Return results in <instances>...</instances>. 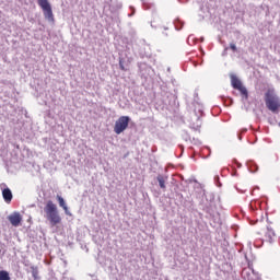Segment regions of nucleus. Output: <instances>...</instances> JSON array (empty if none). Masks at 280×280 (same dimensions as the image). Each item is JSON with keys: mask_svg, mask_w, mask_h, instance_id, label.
<instances>
[{"mask_svg": "<svg viewBox=\"0 0 280 280\" xmlns=\"http://www.w3.org/2000/svg\"><path fill=\"white\" fill-rule=\"evenodd\" d=\"M44 213L50 226H58V224L62 223V217H60L58 206L54 203V201L48 200L46 202V206L44 207Z\"/></svg>", "mask_w": 280, "mask_h": 280, "instance_id": "f257e3e1", "label": "nucleus"}, {"mask_svg": "<svg viewBox=\"0 0 280 280\" xmlns=\"http://www.w3.org/2000/svg\"><path fill=\"white\" fill-rule=\"evenodd\" d=\"M265 102H266L267 108L271 110V113H277L279 110L280 108L279 98L271 95L270 92H267L265 94Z\"/></svg>", "mask_w": 280, "mask_h": 280, "instance_id": "f03ea898", "label": "nucleus"}, {"mask_svg": "<svg viewBox=\"0 0 280 280\" xmlns=\"http://www.w3.org/2000/svg\"><path fill=\"white\" fill-rule=\"evenodd\" d=\"M231 84L233 89H235L236 91H240L244 100H248V90L246 89V86H244V84H242V81L237 79L235 74L231 75Z\"/></svg>", "mask_w": 280, "mask_h": 280, "instance_id": "7ed1b4c3", "label": "nucleus"}, {"mask_svg": "<svg viewBox=\"0 0 280 280\" xmlns=\"http://www.w3.org/2000/svg\"><path fill=\"white\" fill-rule=\"evenodd\" d=\"M129 124H130V117L120 116L115 122L114 132L116 135H121V132H124L128 128Z\"/></svg>", "mask_w": 280, "mask_h": 280, "instance_id": "20e7f679", "label": "nucleus"}, {"mask_svg": "<svg viewBox=\"0 0 280 280\" xmlns=\"http://www.w3.org/2000/svg\"><path fill=\"white\" fill-rule=\"evenodd\" d=\"M37 3L43 10L45 19H47V21H54V11L51 10L49 0H37Z\"/></svg>", "mask_w": 280, "mask_h": 280, "instance_id": "39448f33", "label": "nucleus"}, {"mask_svg": "<svg viewBox=\"0 0 280 280\" xmlns=\"http://www.w3.org/2000/svg\"><path fill=\"white\" fill-rule=\"evenodd\" d=\"M9 222L12 224V226H19L21 222H23V217H21V213L14 212L13 214L9 215Z\"/></svg>", "mask_w": 280, "mask_h": 280, "instance_id": "423d86ee", "label": "nucleus"}, {"mask_svg": "<svg viewBox=\"0 0 280 280\" xmlns=\"http://www.w3.org/2000/svg\"><path fill=\"white\" fill-rule=\"evenodd\" d=\"M277 236V234H275V230L267 228L264 231V241L265 242H269V244H272V242H275V237Z\"/></svg>", "mask_w": 280, "mask_h": 280, "instance_id": "0eeeda50", "label": "nucleus"}, {"mask_svg": "<svg viewBox=\"0 0 280 280\" xmlns=\"http://www.w3.org/2000/svg\"><path fill=\"white\" fill-rule=\"evenodd\" d=\"M56 199L59 202V207L63 209L66 215H71V212L69 211V207L67 206V201H65V198H62V196L60 195H57Z\"/></svg>", "mask_w": 280, "mask_h": 280, "instance_id": "6e6552de", "label": "nucleus"}, {"mask_svg": "<svg viewBox=\"0 0 280 280\" xmlns=\"http://www.w3.org/2000/svg\"><path fill=\"white\" fill-rule=\"evenodd\" d=\"M2 198L4 200V202H7V205H10L12 202V190H10V188H4L2 190Z\"/></svg>", "mask_w": 280, "mask_h": 280, "instance_id": "1a4fd4ad", "label": "nucleus"}, {"mask_svg": "<svg viewBox=\"0 0 280 280\" xmlns=\"http://www.w3.org/2000/svg\"><path fill=\"white\" fill-rule=\"evenodd\" d=\"M0 280H10V273L5 270L0 271Z\"/></svg>", "mask_w": 280, "mask_h": 280, "instance_id": "9d476101", "label": "nucleus"}, {"mask_svg": "<svg viewBox=\"0 0 280 280\" xmlns=\"http://www.w3.org/2000/svg\"><path fill=\"white\" fill-rule=\"evenodd\" d=\"M158 183H159L161 189H165V178H163V176H161V175L158 176Z\"/></svg>", "mask_w": 280, "mask_h": 280, "instance_id": "9b49d317", "label": "nucleus"}, {"mask_svg": "<svg viewBox=\"0 0 280 280\" xmlns=\"http://www.w3.org/2000/svg\"><path fill=\"white\" fill-rule=\"evenodd\" d=\"M230 49H232V51H237V46H235L234 43L230 44Z\"/></svg>", "mask_w": 280, "mask_h": 280, "instance_id": "f8f14e48", "label": "nucleus"}, {"mask_svg": "<svg viewBox=\"0 0 280 280\" xmlns=\"http://www.w3.org/2000/svg\"><path fill=\"white\" fill-rule=\"evenodd\" d=\"M120 69H122V71H124V66H120Z\"/></svg>", "mask_w": 280, "mask_h": 280, "instance_id": "ddd939ff", "label": "nucleus"}]
</instances>
